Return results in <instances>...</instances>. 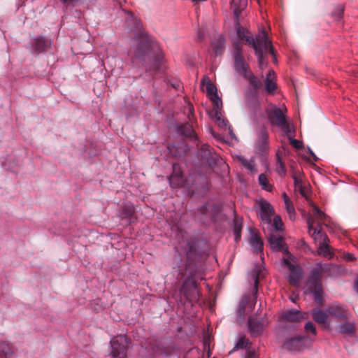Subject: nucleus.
Masks as SVG:
<instances>
[{"instance_id": "9d476101", "label": "nucleus", "mask_w": 358, "mask_h": 358, "mask_svg": "<svg viewBox=\"0 0 358 358\" xmlns=\"http://www.w3.org/2000/svg\"><path fill=\"white\" fill-rule=\"evenodd\" d=\"M257 138L255 142V149L256 152L263 154L268 150V134L264 127L260 128L257 131Z\"/></svg>"}, {"instance_id": "603ef678", "label": "nucleus", "mask_w": 358, "mask_h": 358, "mask_svg": "<svg viewBox=\"0 0 358 358\" xmlns=\"http://www.w3.org/2000/svg\"><path fill=\"white\" fill-rule=\"evenodd\" d=\"M204 147H205V148H206V149H207V148H208L209 146H208V145H204Z\"/></svg>"}, {"instance_id": "09e8293b", "label": "nucleus", "mask_w": 358, "mask_h": 358, "mask_svg": "<svg viewBox=\"0 0 358 358\" xmlns=\"http://www.w3.org/2000/svg\"><path fill=\"white\" fill-rule=\"evenodd\" d=\"M342 13H343V9H342V8H341V9L339 10V15H338V17H339V18L341 17V14H342Z\"/></svg>"}, {"instance_id": "ddd939ff", "label": "nucleus", "mask_w": 358, "mask_h": 358, "mask_svg": "<svg viewBox=\"0 0 358 358\" xmlns=\"http://www.w3.org/2000/svg\"><path fill=\"white\" fill-rule=\"evenodd\" d=\"M306 337H295L288 339L284 344V348L291 352L301 351L306 348Z\"/></svg>"}, {"instance_id": "de8ad7c7", "label": "nucleus", "mask_w": 358, "mask_h": 358, "mask_svg": "<svg viewBox=\"0 0 358 358\" xmlns=\"http://www.w3.org/2000/svg\"><path fill=\"white\" fill-rule=\"evenodd\" d=\"M296 296H294H294H291V297H290L291 301H293V302H295V301H296Z\"/></svg>"}, {"instance_id": "3c124183", "label": "nucleus", "mask_w": 358, "mask_h": 358, "mask_svg": "<svg viewBox=\"0 0 358 358\" xmlns=\"http://www.w3.org/2000/svg\"><path fill=\"white\" fill-rule=\"evenodd\" d=\"M213 136H214L215 138H216V139H217V140H220V137H219L218 136H216V135H215V134H213Z\"/></svg>"}, {"instance_id": "a878e982", "label": "nucleus", "mask_w": 358, "mask_h": 358, "mask_svg": "<svg viewBox=\"0 0 358 358\" xmlns=\"http://www.w3.org/2000/svg\"><path fill=\"white\" fill-rule=\"evenodd\" d=\"M238 162L244 166L251 173H255L257 172V167L254 162V161L250 159H248L243 156L238 157Z\"/></svg>"}, {"instance_id": "393cba45", "label": "nucleus", "mask_w": 358, "mask_h": 358, "mask_svg": "<svg viewBox=\"0 0 358 358\" xmlns=\"http://www.w3.org/2000/svg\"><path fill=\"white\" fill-rule=\"evenodd\" d=\"M264 268L262 265L257 266L252 271V277L254 280V289L255 292H257L259 279L264 277Z\"/></svg>"}, {"instance_id": "aec40b11", "label": "nucleus", "mask_w": 358, "mask_h": 358, "mask_svg": "<svg viewBox=\"0 0 358 358\" xmlns=\"http://www.w3.org/2000/svg\"><path fill=\"white\" fill-rule=\"evenodd\" d=\"M14 355V349L8 343L0 342V358H13Z\"/></svg>"}, {"instance_id": "c85d7f7f", "label": "nucleus", "mask_w": 358, "mask_h": 358, "mask_svg": "<svg viewBox=\"0 0 358 358\" xmlns=\"http://www.w3.org/2000/svg\"><path fill=\"white\" fill-rule=\"evenodd\" d=\"M259 183L261 185L262 188L266 191L271 192L273 187L272 185L268 182V180L267 179V177L265 174L262 173L259 176L258 178Z\"/></svg>"}, {"instance_id": "f3484780", "label": "nucleus", "mask_w": 358, "mask_h": 358, "mask_svg": "<svg viewBox=\"0 0 358 358\" xmlns=\"http://www.w3.org/2000/svg\"><path fill=\"white\" fill-rule=\"evenodd\" d=\"M263 328L264 324L262 322L257 321L253 318L248 320V329L252 336H258L263 331Z\"/></svg>"}, {"instance_id": "8fccbe9b", "label": "nucleus", "mask_w": 358, "mask_h": 358, "mask_svg": "<svg viewBox=\"0 0 358 358\" xmlns=\"http://www.w3.org/2000/svg\"><path fill=\"white\" fill-rule=\"evenodd\" d=\"M348 258L349 259L352 260V255L348 254Z\"/></svg>"}, {"instance_id": "1a4fd4ad", "label": "nucleus", "mask_w": 358, "mask_h": 358, "mask_svg": "<svg viewBox=\"0 0 358 358\" xmlns=\"http://www.w3.org/2000/svg\"><path fill=\"white\" fill-rule=\"evenodd\" d=\"M290 258H282V266L283 267H287L290 271V274L289 275V281L291 284L294 286L298 285L300 279L302 277V271L298 266L293 265L290 262Z\"/></svg>"}, {"instance_id": "2eb2a0df", "label": "nucleus", "mask_w": 358, "mask_h": 358, "mask_svg": "<svg viewBox=\"0 0 358 358\" xmlns=\"http://www.w3.org/2000/svg\"><path fill=\"white\" fill-rule=\"evenodd\" d=\"M212 118H214L217 122L218 127L222 129H228L229 134L231 138H236L234 134L229 125L228 120L222 117V112L219 110L215 111V114L210 115Z\"/></svg>"}, {"instance_id": "58836bf2", "label": "nucleus", "mask_w": 358, "mask_h": 358, "mask_svg": "<svg viewBox=\"0 0 358 358\" xmlns=\"http://www.w3.org/2000/svg\"><path fill=\"white\" fill-rule=\"evenodd\" d=\"M246 300H247L246 298H243V299L241 300V301L240 303L239 308L238 309V315L239 317H243V315L245 314V306Z\"/></svg>"}, {"instance_id": "79ce46f5", "label": "nucleus", "mask_w": 358, "mask_h": 358, "mask_svg": "<svg viewBox=\"0 0 358 358\" xmlns=\"http://www.w3.org/2000/svg\"><path fill=\"white\" fill-rule=\"evenodd\" d=\"M305 329L306 331H310L311 333H313V334H316V329L313 325V324L310 322H308L305 325Z\"/></svg>"}, {"instance_id": "7ed1b4c3", "label": "nucleus", "mask_w": 358, "mask_h": 358, "mask_svg": "<svg viewBox=\"0 0 358 358\" xmlns=\"http://www.w3.org/2000/svg\"><path fill=\"white\" fill-rule=\"evenodd\" d=\"M325 271L322 264H317V267L311 271L306 282L305 292H310L313 295L314 300L319 304L322 303V275Z\"/></svg>"}, {"instance_id": "2f4dec72", "label": "nucleus", "mask_w": 358, "mask_h": 358, "mask_svg": "<svg viewBox=\"0 0 358 358\" xmlns=\"http://www.w3.org/2000/svg\"><path fill=\"white\" fill-rule=\"evenodd\" d=\"M213 103V110L210 113V115L215 114V110H220L222 107V101L217 94H214V96L210 97Z\"/></svg>"}, {"instance_id": "473e14b6", "label": "nucleus", "mask_w": 358, "mask_h": 358, "mask_svg": "<svg viewBox=\"0 0 358 358\" xmlns=\"http://www.w3.org/2000/svg\"><path fill=\"white\" fill-rule=\"evenodd\" d=\"M203 84L206 86V90L209 97H213L214 94H217L215 86L212 84L210 80H203Z\"/></svg>"}, {"instance_id": "4468645a", "label": "nucleus", "mask_w": 358, "mask_h": 358, "mask_svg": "<svg viewBox=\"0 0 358 358\" xmlns=\"http://www.w3.org/2000/svg\"><path fill=\"white\" fill-rule=\"evenodd\" d=\"M329 317L336 319L338 321L348 318V310L342 306L333 305L327 308Z\"/></svg>"}, {"instance_id": "ea45409f", "label": "nucleus", "mask_w": 358, "mask_h": 358, "mask_svg": "<svg viewBox=\"0 0 358 358\" xmlns=\"http://www.w3.org/2000/svg\"><path fill=\"white\" fill-rule=\"evenodd\" d=\"M291 145L296 149H301L303 147V143L301 141L294 139L289 136Z\"/></svg>"}, {"instance_id": "412c9836", "label": "nucleus", "mask_w": 358, "mask_h": 358, "mask_svg": "<svg viewBox=\"0 0 358 358\" xmlns=\"http://www.w3.org/2000/svg\"><path fill=\"white\" fill-rule=\"evenodd\" d=\"M224 38L220 35L215 38L211 43L212 49L215 55H220L224 48Z\"/></svg>"}, {"instance_id": "39448f33", "label": "nucleus", "mask_w": 358, "mask_h": 358, "mask_svg": "<svg viewBox=\"0 0 358 358\" xmlns=\"http://www.w3.org/2000/svg\"><path fill=\"white\" fill-rule=\"evenodd\" d=\"M129 342L124 335H118L110 340L111 354L113 358L126 357Z\"/></svg>"}, {"instance_id": "c9c22d12", "label": "nucleus", "mask_w": 358, "mask_h": 358, "mask_svg": "<svg viewBox=\"0 0 358 358\" xmlns=\"http://www.w3.org/2000/svg\"><path fill=\"white\" fill-rule=\"evenodd\" d=\"M276 171L280 176H284V175H285V173H286V169H285V165L279 157H278V160H277Z\"/></svg>"}, {"instance_id": "37998d69", "label": "nucleus", "mask_w": 358, "mask_h": 358, "mask_svg": "<svg viewBox=\"0 0 358 358\" xmlns=\"http://www.w3.org/2000/svg\"><path fill=\"white\" fill-rule=\"evenodd\" d=\"M241 226L240 224H238L237 222H236L235 225H234V234H235V236H236V240L239 238L241 236Z\"/></svg>"}, {"instance_id": "a19ab883", "label": "nucleus", "mask_w": 358, "mask_h": 358, "mask_svg": "<svg viewBox=\"0 0 358 358\" xmlns=\"http://www.w3.org/2000/svg\"><path fill=\"white\" fill-rule=\"evenodd\" d=\"M293 180H294L295 187L301 189L302 181L300 178V174L297 175L296 173H295L293 176Z\"/></svg>"}, {"instance_id": "423d86ee", "label": "nucleus", "mask_w": 358, "mask_h": 358, "mask_svg": "<svg viewBox=\"0 0 358 358\" xmlns=\"http://www.w3.org/2000/svg\"><path fill=\"white\" fill-rule=\"evenodd\" d=\"M234 68L237 73L243 76L250 71L248 64L245 62L243 55L242 45L238 42L234 44V50L232 52Z\"/></svg>"}, {"instance_id": "4be33fe9", "label": "nucleus", "mask_w": 358, "mask_h": 358, "mask_svg": "<svg viewBox=\"0 0 358 358\" xmlns=\"http://www.w3.org/2000/svg\"><path fill=\"white\" fill-rule=\"evenodd\" d=\"M249 243L252 248L254 252L258 253L263 251V242L256 234H251L250 238L249 239Z\"/></svg>"}, {"instance_id": "20e7f679", "label": "nucleus", "mask_w": 358, "mask_h": 358, "mask_svg": "<svg viewBox=\"0 0 358 358\" xmlns=\"http://www.w3.org/2000/svg\"><path fill=\"white\" fill-rule=\"evenodd\" d=\"M267 115L271 124L280 127L284 134L289 136L293 133L291 126L280 108H275L270 110L267 112Z\"/></svg>"}, {"instance_id": "5701e85b", "label": "nucleus", "mask_w": 358, "mask_h": 358, "mask_svg": "<svg viewBox=\"0 0 358 358\" xmlns=\"http://www.w3.org/2000/svg\"><path fill=\"white\" fill-rule=\"evenodd\" d=\"M282 318L289 322L299 321L303 318V315L299 310H287L282 313Z\"/></svg>"}, {"instance_id": "f03ea898", "label": "nucleus", "mask_w": 358, "mask_h": 358, "mask_svg": "<svg viewBox=\"0 0 358 358\" xmlns=\"http://www.w3.org/2000/svg\"><path fill=\"white\" fill-rule=\"evenodd\" d=\"M315 218L318 220L319 222H325L327 221V216L317 206H314L313 216L310 215L307 219L309 234L313 238L315 241L319 242L318 255L327 257L331 254L328 245L329 238L324 233L321 231L320 229L315 227Z\"/></svg>"}, {"instance_id": "4c0bfd02", "label": "nucleus", "mask_w": 358, "mask_h": 358, "mask_svg": "<svg viewBox=\"0 0 358 358\" xmlns=\"http://www.w3.org/2000/svg\"><path fill=\"white\" fill-rule=\"evenodd\" d=\"M285 209L289 214L290 220H294L295 217V210L292 202L285 205Z\"/></svg>"}, {"instance_id": "6ab92c4d", "label": "nucleus", "mask_w": 358, "mask_h": 358, "mask_svg": "<svg viewBox=\"0 0 358 358\" xmlns=\"http://www.w3.org/2000/svg\"><path fill=\"white\" fill-rule=\"evenodd\" d=\"M276 87L275 74L274 71H269L265 78V89L268 93H272Z\"/></svg>"}, {"instance_id": "c756f323", "label": "nucleus", "mask_w": 358, "mask_h": 358, "mask_svg": "<svg viewBox=\"0 0 358 358\" xmlns=\"http://www.w3.org/2000/svg\"><path fill=\"white\" fill-rule=\"evenodd\" d=\"M355 327L352 323H344L339 326V332L346 335H352L354 333Z\"/></svg>"}, {"instance_id": "f704fd0d", "label": "nucleus", "mask_w": 358, "mask_h": 358, "mask_svg": "<svg viewBox=\"0 0 358 358\" xmlns=\"http://www.w3.org/2000/svg\"><path fill=\"white\" fill-rule=\"evenodd\" d=\"M135 211L134 206L132 204H127L124 207L122 216L124 217H131Z\"/></svg>"}, {"instance_id": "864d4df0", "label": "nucleus", "mask_w": 358, "mask_h": 358, "mask_svg": "<svg viewBox=\"0 0 358 358\" xmlns=\"http://www.w3.org/2000/svg\"><path fill=\"white\" fill-rule=\"evenodd\" d=\"M310 154L313 155V156H315L314 153L313 152L310 151Z\"/></svg>"}, {"instance_id": "a211bd4d", "label": "nucleus", "mask_w": 358, "mask_h": 358, "mask_svg": "<svg viewBox=\"0 0 358 358\" xmlns=\"http://www.w3.org/2000/svg\"><path fill=\"white\" fill-rule=\"evenodd\" d=\"M50 45V41L45 40L43 37H38L34 39L33 47L36 53H41L45 51Z\"/></svg>"}, {"instance_id": "a18cd8bd", "label": "nucleus", "mask_w": 358, "mask_h": 358, "mask_svg": "<svg viewBox=\"0 0 358 358\" xmlns=\"http://www.w3.org/2000/svg\"><path fill=\"white\" fill-rule=\"evenodd\" d=\"M355 289L358 293V278L355 280Z\"/></svg>"}, {"instance_id": "b1692460", "label": "nucleus", "mask_w": 358, "mask_h": 358, "mask_svg": "<svg viewBox=\"0 0 358 358\" xmlns=\"http://www.w3.org/2000/svg\"><path fill=\"white\" fill-rule=\"evenodd\" d=\"M329 317V314L327 313V308L324 311L317 309L313 312V318L317 323L324 324L327 322Z\"/></svg>"}, {"instance_id": "bb28decb", "label": "nucleus", "mask_w": 358, "mask_h": 358, "mask_svg": "<svg viewBox=\"0 0 358 358\" xmlns=\"http://www.w3.org/2000/svg\"><path fill=\"white\" fill-rule=\"evenodd\" d=\"M182 293L184 294L185 297L187 300L189 301H194L198 299V292L196 289V285L195 282H192V294H189L186 291V284H184L182 289H181Z\"/></svg>"}, {"instance_id": "cd10ccee", "label": "nucleus", "mask_w": 358, "mask_h": 358, "mask_svg": "<svg viewBox=\"0 0 358 358\" xmlns=\"http://www.w3.org/2000/svg\"><path fill=\"white\" fill-rule=\"evenodd\" d=\"M243 76L249 81L250 85L255 90H257L262 86L260 80L250 71H249Z\"/></svg>"}, {"instance_id": "7c9ffc66", "label": "nucleus", "mask_w": 358, "mask_h": 358, "mask_svg": "<svg viewBox=\"0 0 358 358\" xmlns=\"http://www.w3.org/2000/svg\"><path fill=\"white\" fill-rule=\"evenodd\" d=\"M180 132L186 136L193 138H196V134L192 129V127L189 124H185L180 128Z\"/></svg>"}, {"instance_id": "e433bc0d", "label": "nucleus", "mask_w": 358, "mask_h": 358, "mask_svg": "<svg viewBox=\"0 0 358 358\" xmlns=\"http://www.w3.org/2000/svg\"><path fill=\"white\" fill-rule=\"evenodd\" d=\"M273 226L277 231H281L282 229L283 223L280 216L276 215L274 217Z\"/></svg>"}, {"instance_id": "f8f14e48", "label": "nucleus", "mask_w": 358, "mask_h": 358, "mask_svg": "<svg viewBox=\"0 0 358 358\" xmlns=\"http://www.w3.org/2000/svg\"><path fill=\"white\" fill-rule=\"evenodd\" d=\"M268 243L273 251H281L284 254L287 255V258L291 257L285 241L280 236L271 235L268 238Z\"/></svg>"}, {"instance_id": "49530a36", "label": "nucleus", "mask_w": 358, "mask_h": 358, "mask_svg": "<svg viewBox=\"0 0 358 358\" xmlns=\"http://www.w3.org/2000/svg\"><path fill=\"white\" fill-rule=\"evenodd\" d=\"M60 1H62L63 3H66L69 1H71L72 0H59Z\"/></svg>"}, {"instance_id": "0eeeda50", "label": "nucleus", "mask_w": 358, "mask_h": 358, "mask_svg": "<svg viewBox=\"0 0 358 358\" xmlns=\"http://www.w3.org/2000/svg\"><path fill=\"white\" fill-rule=\"evenodd\" d=\"M152 41L149 38L148 36L142 34L136 38V45L134 46L129 53L134 54L135 57H141L151 47Z\"/></svg>"}, {"instance_id": "c03bdc74", "label": "nucleus", "mask_w": 358, "mask_h": 358, "mask_svg": "<svg viewBox=\"0 0 358 358\" xmlns=\"http://www.w3.org/2000/svg\"><path fill=\"white\" fill-rule=\"evenodd\" d=\"M282 198H283V201H284V203L285 205L287 204V203H289L290 202H292L289 198V196L286 194V193H283L282 194Z\"/></svg>"}, {"instance_id": "6e6552de", "label": "nucleus", "mask_w": 358, "mask_h": 358, "mask_svg": "<svg viewBox=\"0 0 358 358\" xmlns=\"http://www.w3.org/2000/svg\"><path fill=\"white\" fill-rule=\"evenodd\" d=\"M248 3V0H231V8L233 10L234 16V25L236 28V36H238V29L243 28L240 24V17L241 13L245 10Z\"/></svg>"}, {"instance_id": "f257e3e1", "label": "nucleus", "mask_w": 358, "mask_h": 358, "mask_svg": "<svg viewBox=\"0 0 358 358\" xmlns=\"http://www.w3.org/2000/svg\"><path fill=\"white\" fill-rule=\"evenodd\" d=\"M238 38L243 41L246 44L251 46L258 58L259 66L261 69H264L267 62L265 60V55L268 51L273 55V50L271 43L268 41L267 34L264 31L260 32L255 39L252 35L245 28L238 29Z\"/></svg>"}, {"instance_id": "9b49d317", "label": "nucleus", "mask_w": 358, "mask_h": 358, "mask_svg": "<svg viewBox=\"0 0 358 358\" xmlns=\"http://www.w3.org/2000/svg\"><path fill=\"white\" fill-rule=\"evenodd\" d=\"M257 203L259 207L261 220L264 222L269 224L271 222V216L274 213L273 206L264 200H259Z\"/></svg>"}, {"instance_id": "72a5a7b5", "label": "nucleus", "mask_w": 358, "mask_h": 358, "mask_svg": "<svg viewBox=\"0 0 358 358\" xmlns=\"http://www.w3.org/2000/svg\"><path fill=\"white\" fill-rule=\"evenodd\" d=\"M250 344L249 340L245 336H240L233 350L246 348Z\"/></svg>"}, {"instance_id": "dca6fc26", "label": "nucleus", "mask_w": 358, "mask_h": 358, "mask_svg": "<svg viewBox=\"0 0 358 358\" xmlns=\"http://www.w3.org/2000/svg\"><path fill=\"white\" fill-rule=\"evenodd\" d=\"M178 166L173 165V172L169 178V183L172 187H177L184 185L182 174L180 170H177Z\"/></svg>"}]
</instances>
